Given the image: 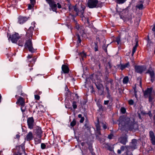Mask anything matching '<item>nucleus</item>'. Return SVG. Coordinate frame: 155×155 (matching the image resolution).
Returning a JSON list of instances; mask_svg holds the SVG:
<instances>
[{
    "label": "nucleus",
    "instance_id": "nucleus-1",
    "mask_svg": "<svg viewBox=\"0 0 155 155\" xmlns=\"http://www.w3.org/2000/svg\"><path fill=\"white\" fill-rule=\"evenodd\" d=\"M118 124L119 128L121 130H124L125 128L130 130L134 128L135 126H137V124L134 123V120L126 117H120L119 119Z\"/></svg>",
    "mask_w": 155,
    "mask_h": 155
},
{
    "label": "nucleus",
    "instance_id": "nucleus-2",
    "mask_svg": "<svg viewBox=\"0 0 155 155\" xmlns=\"http://www.w3.org/2000/svg\"><path fill=\"white\" fill-rule=\"evenodd\" d=\"M153 88H148L144 92V96L145 97H149V101L150 102H152L155 98V93L152 91Z\"/></svg>",
    "mask_w": 155,
    "mask_h": 155
},
{
    "label": "nucleus",
    "instance_id": "nucleus-3",
    "mask_svg": "<svg viewBox=\"0 0 155 155\" xmlns=\"http://www.w3.org/2000/svg\"><path fill=\"white\" fill-rule=\"evenodd\" d=\"M25 46V48H27L29 51L33 52H34V49L32 46L31 38H28L26 41Z\"/></svg>",
    "mask_w": 155,
    "mask_h": 155
},
{
    "label": "nucleus",
    "instance_id": "nucleus-4",
    "mask_svg": "<svg viewBox=\"0 0 155 155\" xmlns=\"http://www.w3.org/2000/svg\"><path fill=\"white\" fill-rule=\"evenodd\" d=\"M8 40L11 39V40L12 42L14 43H16L20 38L19 34L16 33H15L12 35H10L9 36H8Z\"/></svg>",
    "mask_w": 155,
    "mask_h": 155
},
{
    "label": "nucleus",
    "instance_id": "nucleus-5",
    "mask_svg": "<svg viewBox=\"0 0 155 155\" xmlns=\"http://www.w3.org/2000/svg\"><path fill=\"white\" fill-rule=\"evenodd\" d=\"M35 23L34 22L31 23L32 26L30 27L29 28L28 30L26 35V36L28 38H31L32 35V33L34 30V28L35 27Z\"/></svg>",
    "mask_w": 155,
    "mask_h": 155
},
{
    "label": "nucleus",
    "instance_id": "nucleus-6",
    "mask_svg": "<svg viewBox=\"0 0 155 155\" xmlns=\"http://www.w3.org/2000/svg\"><path fill=\"white\" fill-rule=\"evenodd\" d=\"M27 60L28 62V66L29 67H32L36 60V58L32 57V55L31 54L28 55L27 57Z\"/></svg>",
    "mask_w": 155,
    "mask_h": 155
},
{
    "label": "nucleus",
    "instance_id": "nucleus-7",
    "mask_svg": "<svg viewBox=\"0 0 155 155\" xmlns=\"http://www.w3.org/2000/svg\"><path fill=\"white\" fill-rule=\"evenodd\" d=\"M47 3L49 4V5L52 9V10L55 12H56L57 10V5L55 2L52 0H46Z\"/></svg>",
    "mask_w": 155,
    "mask_h": 155
},
{
    "label": "nucleus",
    "instance_id": "nucleus-8",
    "mask_svg": "<svg viewBox=\"0 0 155 155\" xmlns=\"http://www.w3.org/2000/svg\"><path fill=\"white\" fill-rule=\"evenodd\" d=\"M16 103L19 104L21 106V109L22 112L25 111V108L24 107L25 105V101L23 98L20 97L18 99Z\"/></svg>",
    "mask_w": 155,
    "mask_h": 155
},
{
    "label": "nucleus",
    "instance_id": "nucleus-9",
    "mask_svg": "<svg viewBox=\"0 0 155 155\" xmlns=\"http://www.w3.org/2000/svg\"><path fill=\"white\" fill-rule=\"evenodd\" d=\"M97 0H88L87 5L88 7L90 8H93L97 7L98 3Z\"/></svg>",
    "mask_w": 155,
    "mask_h": 155
},
{
    "label": "nucleus",
    "instance_id": "nucleus-10",
    "mask_svg": "<svg viewBox=\"0 0 155 155\" xmlns=\"http://www.w3.org/2000/svg\"><path fill=\"white\" fill-rule=\"evenodd\" d=\"M85 6L84 5H82L81 6V8L82 9L80 11H79L78 8H77L76 6H74L73 7V9L74 11H75L76 12L78 15H80L81 17V18H83L84 17L83 15V13L84 10L85 8Z\"/></svg>",
    "mask_w": 155,
    "mask_h": 155
},
{
    "label": "nucleus",
    "instance_id": "nucleus-11",
    "mask_svg": "<svg viewBox=\"0 0 155 155\" xmlns=\"http://www.w3.org/2000/svg\"><path fill=\"white\" fill-rule=\"evenodd\" d=\"M27 122L28 128L30 129H32L34 125V120L33 117H29L27 119Z\"/></svg>",
    "mask_w": 155,
    "mask_h": 155
},
{
    "label": "nucleus",
    "instance_id": "nucleus-12",
    "mask_svg": "<svg viewBox=\"0 0 155 155\" xmlns=\"http://www.w3.org/2000/svg\"><path fill=\"white\" fill-rule=\"evenodd\" d=\"M135 69L136 72L141 73L146 69V67L144 66H136Z\"/></svg>",
    "mask_w": 155,
    "mask_h": 155
},
{
    "label": "nucleus",
    "instance_id": "nucleus-13",
    "mask_svg": "<svg viewBox=\"0 0 155 155\" xmlns=\"http://www.w3.org/2000/svg\"><path fill=\"white\" fill-rule=\"evenodd\" d=\"M29 17L19 16L18 18V22L20 24H23L28 20Z\"/></svg>",
    "mask_w": 155,
    "mask_h": 155
},
{
    "label": "nucleus",
    "instance_id": "nucleus-14",
    "mask_svg": "<svg viewBox=\"0 0 155 155\" xmlns=\"http://www.w3.org/2000/svg\"><path fill=\"white\" fill-rule=\"evenodd\" d=\"M150 136V140L152 144L155 145V137L153 132L152 131H150L149 132Z\"/></svg>",
    "mask_w": 155,
    "mask_h": 155
},
{
    "label": "nucleus",
    "instance_id": "nucleus-15",
    "mask_svg": "<svg viewBox=\"0 0 155 155\" xmlns=\"http://www.w3.org/2000/svg\"><path fill=\"white\" fill-rule=\"evenodd\" d=\"M33 134L31 132H29L25 138V140L29 141L33 139Z\"/></svg>",
    "mask_w": 155,
    "mask_h": 155
},
{
    "label": "nucleus",
    "instance_id": "nucleus-16",
    "mask_svg": "<svg viewBox=\"0 0 155 155\" xmlns=\"http://www.w3.org/2000/svg\"><path fill=\"white\" fill-rule=\"evenodd\" d=\"M36 132L37 135L39 138H41V134H42L41 128L37 126L36 128Z\"/></svg>",
    "mask_w": 155,
    "mask_h": 155
},
{
    "label": "nucleus",
    "instance_id": "nucleus-17",
    "mask_svg": "<svg viewBox=\"0 0 155 155\" xmlns=\"http://www.w3.org/2000/svg\"><path fill=\"white\" fill-rule=\"evenodd\" d=\"M62 70L64 73H68L69 72V68L65 65H63L62 66Z\"/></svg>",
    "mask_w": 155,
    "mask_h": 155
},
{
    "label": "nucleus",
    "instance_id": "nucleus-18",
    "mask_svg": "<svg viewBox=\"0 0 155 155\" xmlns=\"http://www.w3.org/2000/svg\"><path fill=\"white\" fill-rule=\"evenodd\" d=\"M96 128L97 130L96 133L99 135L101 134L100 129L101 127L100 126L99 122L98 121L96 124Z\"/></svg>",
    "mask_w": 155,
    "mask_h": 155
},
{
    "label": "nucleus",
    "instance_id": "nucleus-19",
    "mask_svg": "<svg viewBox=\"0 0 155 155\" xmlns=\"http://www.w3.org/2000/svg\"><path fill=\"white\" fill-rule=\"evenodd\" d=\"M120 142L123 144H125L127 141V138L126 137H121L119 139Z\"/></svg>",
    "mask_w": 155,
    "mask_h": 155
},
{
    "label": "nucleus",
    "instance_id": "nucleus-20",
    "mask_svg": "<svg viewBox=\"0 0 155 155\" xmlns=\"http://www.w3.org/2000/svg\"><path fill=\"white\" fill-rule=\"evenodd\" d=\"M137 143V140L135 139L132 140V142L130 144V147L132 148H135Z\"/></svg>",
    "mask_w": 155,
    "mask_h": 155
},
{
    "label": "nucleus",
    "instance_id": "nucleus-21",
    "mask_svg": "<svg viewBox=\"0 0 155 155\" xmlns=\"http://www.w3.org/2000/svg\"><path fill=\"white\" fill-rule=\"evenodd\" d=\"M136 7L140 10L143 9L144 8L143 2L141 1L140 3L137 5Z\"/></svg>",
    "mask_w": 155,
    "mask_h": 155
},
{
    "label": "nucleus",
    "instance_id": "nucleus-22",
    "mask_svg": "<svg viewBox=\"0 0 155 155\" xmlns=\"http://www.w3.org/2000/svg\"><path fill=\"white\" fill-rule=\"evenodd\" d=\"M129 66V63H126L124 64H121L120 65V69L121 70H123L125 68H127Z\"/></svg>",
    "mask_w": 155,
    "mask_h": 155
},
{
    "label": "nucleus",
    "instance_id": "nucleus-23",
    "mask_svg": "<svg viewBox=\"0 0 155 155\" xmlns=\"http://www.w3.org/2000/svg\"><path fill=\"white\" fill-rule=\"evenodd\" d=\"M138 46V42H136L135 46L133 47V49L132 51V55L133 56L134 53L136 51L137 47Z\"/></svg>",
    "mask_w": 155,
    "mask_h": 155
},
{
    "label": "nucleus",
    "instance_id": "nucleus-24",
    "mask_svg": "<svg viewBox=\"0 0 155 155\" xmlns=\"http://www.w3.org/2000/svg\"><path fill=\"white\" fill-rule=\"evenodd\" d=\"M147 73H148L150 74V77H153V76H154V71L151 69H150L148 70L147 71Z\"/></svg>",
    "mask_w": 155,
    "mask_h": 155
},
{
    "label": "nucleus",
    "instance_id": "nucleus-25",
    "mask_svg": "<svg viewBox=\"0 0 155 155\" xmlns=\"http://www.w3.org/2000/svg\"><path fill=\"white\" fill-rule=\"evenodd\" d=\"M129 81V78L128 77L126 76L123 79V83L124 84H127Z\"/></svg>",
    "mask_w": 155,
    "mask_h": 155
},
{
    "label": "nucleus",
    "instance_id": "nucleus-26",
    "mask_svg": "<svg viewBox=\"0 0 155 155\" xmlns=\"http://www.w3.org/2000/svg\"><path fill=\"white\" fill-rule=\"evenodd\" d=\"M80 55L82 57V60L84 58H85L86 56L85 53L84 52H82L80 53Z\"/></svg>",
    "mask_w": 155,
    "mask_h": 155
},
{
    "label": "nucleus",
    "instance_id": "nucleus-27",
    "mask_svg": "<svg viewBox=\"0 0 155 155\" xmlns=\"http://www.w3.org/2000/svg\"><path fill=\"white\" fill-rule=\"evenodd\" d=\"M72 106L74 109H75L77 107V105H76V102L75 101H73L72 102Z\"/></svg>",
    "mask_w": 155,
    "mask_h": 155
},
{
    "label": "nucleus",
    "instance_id": "nucleus-28",
    "mask_svg": "<svg viewBox=\"0 0 155 155\" xmlns=\"http://www.w3.org/2000/svg\"><path fill=\"white\" fill-rule=\"evenodd\" d=\"M76 124V122L74 119L71 123V126L72 127L74 126Z\"/></svg>",
    "mask_w": 155,
    "mask_h": 155
},
{
    "label": "nucleus",
    "instance_id": "nucleus-29",
    "mask_svg": "<svg viewBox=\"0 0 155 155\" xmlns=\"http://www.w3.org/2000/svg\"><path fill=\"white\" fill-rule=\"evenodd\" d=\"M24 40H19L18 41V45L19 46H23V45Z\"/></svg>",
    "mask_w": 155,
    "mask_h": 155
},
{
    "label": "nucleus",
    "instance_id": "nucleus-30",
    "mask_svg": "<svg viewBox=\"0 0 155 155\" xmlns=\"http://www.w3.org/2000/svg\"><path fill=\"white\" fill-rule=\"evenodd\" d=\"M127 0H117L119 4H123Z\"/></svg>",
    "mask_w": 155,
    "mask_h": 155
},
{
    "label": "nucleus",
    "instance_id": "nucleus-31",
    "mask_svg": "<svg viewBox=\"0 0 155 155\" xmlns=\"http://www.w3.org/2000/svg\"><path fill=\"white\" fill-rule=\"evenodd\" d=\"M120 111L123 114H124L126 112V110L125 108L123 107L121 108Z\"/></svg>",
    "mask_w": 155,
    "mask_h": 155
},
{
    "label": "nucleus",
    "instance_id": "nucleus-32",
    "mask_svg": "<svg viewBox=\"0 0 155 155\" xmlns=\"http://www.w3.org/2000/svg\"><path fill=\"white\" fill-rule=\"evenodd\" d=\"M67 102H66L65 104V107L66 108H70V104L69 103L66 104Z\"/></svg>",
    "mask_w": 155,
    "mask_h": 155
},
{
    "label": "nucleus",
    "instance_id": "nucleus-33",
    "mask_svg": "<svg viewBox=\"0 0 155 155\" xmlns=\"http://www.w3.org/2000/svg\"><path fill=\"white\" fill-rule=\"evenodd\" d=\"M128 103L130 105H133L134 103V101L133 100L131 99L128 101Z\"/></svg>",
    "mask_w": 155,
    "mask_h": 155
},
{
    "label": "nucleus",
    "instance_id": "nucleus-34",
    "mask_svg": "<svg viewBox=\"0 0 155 155\" xmlns=\"http://www.w3.org/2000/svg\"><path fill=\"white\" fill-rule=\"evenodd\" d=\"M41 147L42 149H44L45 148L46 145L44 143H42L41 144Z\"/></svg>",
    "mask_w": 155,
    "mask_h": 155
},
{
    "label": "nucleus",
    "instance_id": "nucleus-35",
    "mask_svg": "<svg viewBox=\"0 0 155 155\" xmlns=\"http://www.w3.org/2000/svg\"><path fill=\"white\" fill-rule=\"evenodd\" d=\"M41 138H40V139L38 140H35V142L36 143H41Z\"/></svg>",
    "mask_w": 155,
    "mask_h": 155
},
{
    "label": "nucleus",
    "instance_id": "nucleus-36",
    "mask_svg": "<svg viewBox=\"0 0 155 155\" xmlns=\"http://www.w3.org/2000/svg\"><path fill=\"white\" fill-rule=\"evenodd\" d=\"M35 99L37 100H38L40 98V96L38 95H35Z\"/></svg>",
    "mask_w": 155,
    "mask_h": 155
},
{
    "label": "nucleus",
    "instance_id": "nucleus-37",
    "mask_svg": "<svg viewBox=\"0 0 155 155\" xmlns=\"http://www.w3.org/2000/svg\"><path fill=\"white\" fill-rule=\"evenodd\" d=\"M103 127L104 129H105L107 128V125L106 124L103 123Z\"/></svg>",
    "mask_w": 155,
    "mask_h": 155
},
{
    "label": "nucleus",
    "instance_id": "nucleus-38",
    "mask_svg": "<svg viewBox=\"0 0 155 155\" xmlns=\"http://www.w3.org/2000/svg\"><path fill=\"white\" fill-rule=\"evenodd\" d=\"M105 88H106V91H107V93L108 94H109L110 90H109V88L107 86H106Z\"/></svg>",
    "mask_w": 155,
    "mask_h": 155
},
{
    "label": "nucleus",
    "instance_id": "nucleus-39",
    "mask_svg": "<svg viewBox=\"0 0 155 155\" xmlns=\"http://www.w3.org/2000/svg\"><path fill=\"white\" fill-rule=\"evenodd\" d=\"M78 42L79 43H80L81 42V40L80 38V37L79 36V35L78 36Z\"/></svg>",
    "mask_w": 155,
    "mask_h": 155
},
{
    "label": "nucleus",
    "instance_id": "nucleus-40",
    "mask_svg": "<svg viewBox=\"0 0 155 155\" xmlns=\"http://www.w3.org/2000/svg\"><path fill=\"white\" fill-rule=\"evenodd\" d=\"M151 80V81L153 82L155 81V76H153V77H150Z\"/></svg>",
    "mask_w": 155,
    "mask_h": 155
},
{
    "label": "nucleus",
    "instance_id": "nucleus-41",
    "mask_svg": "<svg viewBox=\"0 0 155 155\" xmlns=\"http://www.w3.org/2000/svg\"><path fill=\"white\" fill-rule=\"evenodd\" d=\"M124 155H133L131 152L126 151Z\"/></svg>",
    "mask_w": 155,
    "mask_h": 155
},
{
    "label": "nucleus",
    "instance_id": "nucleus-42",
    "mask_svg": "<svg viewBox=\"0 0 155 155\" xmlns=\"http://www.w3.org/2000/svg\"><path fill=\"white\" fill-rule=\"evenodd\" d=\"M30 1L32 5H34L35 4V0H30Z\"/></svg>",
    "mask_w": 155,
    "mask_h": 155
},
{
    "label": "nucleus",
    "instance_id": "nucleus-43",
    "mask_svg": "<svg viewBox=\"0 0 155 155\" xmlns=\"http://www.w3.org/2000/svg\"><path fill=\"white\" fill-rule=\"evenodd\" d=\"M113 136V135L112 134H110L108 136V137L109 139H112V137Z\"/></svg>",
    "mask_w": 155,
    "mask_h": 155
},
{
    "label": "nucleus",
    "instance_id": "nucleus-44",
    "mask_svg": "<svg viewBox=\"0 0 155 155\" xmlns=\"http://www.w3.org/2000/svg\"><path fill=\"white\" fill-rule=\"evenodd\" d=\"M84 120V117H82L81 118V120L80 121V123H82L83 122Z\"/></svg>",
    "mask_w": 155,
    "mask_h": 155
},
{
    "label": "nucleus",
    "instance_id": "nucleus-45",
    "mask_svg": "<svg viewBox=\"0 0 155 155\" xmlns=\"http://www.w3.org/2000/svg\"><path fill=\"white\" fill-rule=\"evenodd\" d=\"M125 148H126V149H127V148L126 147H124L123 146H121L120 147L121 150L122 151L124 150L125 149Z\"/></svg>",
    "mask_w": 155,
    "mask_h": 155
},
{
    "label": "nucleus",
    "instance_id": "nucleus-46",
    "mask_svg": "<svg viewBox=\"0 0 155 155\" xmlns=\"http://www.w3.org/2000/svg\"><path fill=\"white\" fill-rule=\"evenodd\" d=\"M58 5V7L59 8H61V5L59 3H58L56 4Z\"/></svg>",
    "mask_w": 155,
    "mask_h": 155
},
{
    "label": "nucleus",
    "instance_id": "nucleus-47",
    "mask_svg": "<svg viewBox=\"0 0 155 155\" xmlns=\"http://www.w3.org/2000/svg\"><path fill=\"white\" fill-rule=\"evenodd\" d=\"M109 102V101H104V104L105 105H107L108 104Z\"/></svg>",
    "mask_w": 155,
    "mask_h": 155
},
{
    "label": "nucleus",
    "instance_id": "nucleus-48",
    "mask_svg": "<svg viewBox=\"0 0 155 155\" xmlns=\"http://www.w3.org/2000/svg\"><path fill=\"white\" fill-rule=\"evenodd\" d=\"M76 28L78 30H79V29L80 28V27L78 25H76Z\"/></svg>",
    "mask_w": 155,
    "mask_h": 155
},
{
    "label": "nucleus",
    "instance_id": "nucleus-49",
    "mask_svg": "<svg viewBox=\"0 0 155 155\" xmlns=\"http://www.w3.org/2000/svg\"><path fill=\"white\" fill-rule=\"evenodd\" d=\"M120 39L119 38H117V41H116L117 42L118 44H119L120 42Z\"/></svg>",
    "mask_w": 155,
    "mask_h": 155
},
{
    "label": "nucleus",
    "instance_id": "nucleus-50",
    "mask_svg": "<svg viewBox=\"0 0 155 155\" xmlns=\"http://www.w3.org/2000/svg\"><path fill=\"white\" fill-rule=\"evenodd\" d=\"M32 8V6L31 5H29L28 6V8L29 9H31Z\"/></svg>",
    "mask_w": 155,
    "mask_h": 155
},
{
    "label": "nucleus",
    "instance_id": "nucleus-51",
    "mask_svg": "<svg viewBox=\"0 0 155 155\" xmlns=\"http://www.w3.org/2000/svg\"><path fill=\"white\" fill-rule=\"evenodd\" d=\"M13 155H21V153L19 152L15 153Z\"/></svg>",
    "mask_w": 155,
    "mask_h": 155
},
{
    "label": "nucleus",
    "instance_id": "nucleus-52",
    "mask_svg": "<svg viewBox=\"0 0 155 155\" xmlns=\"http://www.w3.org/2000/svg\"><path fill=\"white\" fill-rule=\"evenodd\" d=\"M20 136L19 134H17L16 136V138L19 139L20 138Z\"/></svg>",
    "mask_w": 155,
    "mask_h": 155
},
{
    "label": "nucleus",
    "instance_id": "nucleus-53",
    "mask_svg": "<svg viewBox=\"0 0 155 155\" xmlns=\"http://www.w3.org/2000/svg\"><path fill=\"white\" fill-rule=\"evenodd\" d=\"M134 92H135V96L136 97H137V94H136V89H134Z\"/></svg>",
    "mask_w": 155,
    "mask_h": 155
},
{
    "label": "nucleus",
    "instance_id": "nucleus-54",
    "mask_svg": "<svg viewBox=\"0 0 155 155\" xmlns=\"http://www.w3.org/2000/svg\"><path fill=\"white\" fill-rule=\"evenodd\" d=\"M152 30L153 31H155V25L154 24V25L153 27L152 28Z\"/></svg>",
    "mask_w": 155,
    "mask_h": 155
},
{
    "label": "nucleus",
    "instance_id": "nucleus-55",
    "mask_svg": "<svg viewBox=\"0 0 155 155\" xmlns=\"http://www.w3.org/2000/svg\"><path fill=\"white\" fill-rule=\"evenodd\" d=\"M117 153L119 154H120L121 153V150H118Z\"/></svg>",
    "mask_w": 155,
    "mask_h": 155
},
{
    "label": "nucleus",
    "instance_id": "nucleus-56",
    "mask_svg": "<svg viewBox=\"0 0 155 155\" xmlns=\"http://www.w3.org/2000/svg\"><path fill=\"white\" fill-rule=\"evenodd\" d=\"M78 117L79 118H81V117H82V115H81V114H78Z\"/></svg>",
    "mask_w": 155,
    "mask_h": 155
},
{
    "label": "nucleus",
    "instance_id": "nucleus-57",
    "mask_svg": "<svg viewBox=\"0 0 155 155\" xmlns=\"http://www.w3.org/2000/svg\"><path fill=\"white\" fill-rule=\"evenodd\" d=\"M112 80H110V83L111 84V83H112Z\"/></svg>",
    "mask_w": 155,
    "mask_h": 155
},
{
    "label": "nucleus",
    "instance_id": "nucleus-58",
    "mask_svg": "<svg viewBox=\"0 0 155 155\" xmlns=\"http://www.w3.org/2000/svg\"><path fill=\"white\" fill-rule=\"evenodd\" d=\"M3 152V150H1L0 151V154H2V153Z\"/></svg>",
    "mask_w": 155,
    "mask_h": 155
},
{
    "label": "nucleus",
    "instance_id": "nucleus-59",
    "mask_svg": "<svg viewBox=\"0 0 155 155\" xmlns=\"http://www.w3.org/2000/svg\"><path fill=\"white\" fill-rule=\"evenodd\" d=\"M1 94H0V102H1Z\"/></svg>",
    "mask_w": 155,
    "mask_h": 155
},
{
    "label": "nucleus",
    "instance_id": "nucleus-60",
    "mask_svg": "<svg viewBox=\"0 0 155 155\" xmlns=\"http://www.w3.org/2000/svg\"><path fill=\"white\" fill-rule=\"evenodd\" d=\"M95 51H97V48H95Z\"/></svg>",
    "mask_w": 155,
    "mask_h": 155
},
{
    "label": "nucleus",
    "instance_id": "nucleus-61",
    "mask_svg": "<svg viewBox=\"0 0 155 155\" xmlns=\"http://www.w3.org/2000/svg\"><path fill=\"white\" fill-rule=\"evenodd\" d=\"M154 37H155V32L154 33Z\"/></svg>",
    "mask_w": 155,
    "mask_h": 155
},
{
    "label": "nucleus",
    "instance_id": "nucleus-62",
    "mask_svg": "<svg viewBox=\"0 0 155 155\" xmlns=\"http://www.w3.org/2000/svg\"><path fill=\"white\" fill-rule=\"evenodd\" d=\"M140 84L141 85V82L140 81Z\"/></svg>",
    "mask_w": 155,
    "mask_h": 155
},
{
    "label": "nucleus",
    "instance_id": "nucleus-63",
    "mask_svg": "<svg viewBox=\"0 0 155 155\" xmlns=\"http://www.w3.org/2000/svg\"><path fill=\"white\" fill-rule=\"evenodd\" d=\"M83 143H82L81 144H82V145H83Z\"/></svg>",
    "mask_w": 155,
    "mask_h": 155
}]
</instances>
